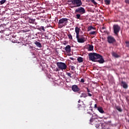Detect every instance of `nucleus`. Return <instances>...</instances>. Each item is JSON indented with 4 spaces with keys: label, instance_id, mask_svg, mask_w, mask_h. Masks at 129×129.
<instances>
[{
    "label": "nucleus",
    "instance_id": "19",
    "mask_svg": "<svg viewBox=\"0 0 129 129\" xmlns=\"http://www.w3.org/2000/svg\"><path fill=\"white\" fill-rule=\"evenodd\" d=\"M42 34L44 35V36L46 38V39H50V38H52V36H49V35H51V33H48V34H47V33H41Z\"/></svg>",
    "mask_w": 129,
    "mask_h": 129
},
{
    "label": "nucleus",
    "instance_id": "32",
    "mask_svg": "<svg viewBox=\"0 0 129 129\" xmlns=\"http://www.w3.org/2000/svg\"><path fill=\"white\" fill-rule=\"evenodd\" d=\"M7 2V0H2L0 1V4L1 5H4V4H5V3H6Z\"/></svg>",
    "mask_w": 129,
    "mask_h": 129
},
{
    "label": "nucleus",
    "instance_id": "27",
    "mask_svg": "<svg viewBox=\"0 0 129 129\" xmlns=\"http://www.w3.org/2000/svg\"><path fill=\"white\" fill-rule=\"evenodd\" d=\"M28 22L30 24H34V23H35V19L30 18Z\"/></svg>",
    "mask_w": 129,
    "mask_h": 129
},
{
    "label": "nucleus",
    "instance_id": "31",
    "mask_svg": "<svg viewBox=\"0 0 129 129\" xmlns=\"http://www.w3.org/2000/svg\"><path fill=\"white\" fill-rule=\"evenodd\" d=\"M80 31V28H79L78 27H76L75 28V32H76V33H79Z\"/></svg>",
    "mask_w": 129,
    "mask_h": 129
},
{
    "label": "nucleus",
    "instance_id": "52",
    "mask_svg": "<svg viewBox=\"0 0 129 129\" xmlns=\"http://www.w3.org/2000/svg\"><path fill=\"white\" fill-rule=\"evenodd\" d=\"M97 1H99V2H100L101 0H97Z\"/></svg>",
    "mask_w": 129,
    "mask_h": 129
},
{
    "label": "nucleus",
    "instance_id": "12",
    "mask_svg": "<svg viewBox=\"0 0 129 129\" xmlns=\"http://www.w3.org/2000/svg\"><path fill=\"white\" fill-rule=\"evenodd\" d=\"M72 89L74 92H76L77 91H79L80 88L78 87V86L76 85H74L72 87Z\"/></svg>",
    "mask_w": 129,
    "mask_h": 129
},
{
    "label": "nucleus",
    "instance_id": "25",
    "mask_svg": "<svg viewBox=\"0 0 129 129\" xmlns=\"http://www.w3.org/2000/svg\"><path fill=\"white\" fill-rule=\"evenodd\" d=\"M76 19H78V20H81V14H78L76 15Z\"/></svg>",
    "mask_w": 129,
    "mask_h": 129
},
{
    "label": "nucleus",
    "instance_id": "21",
    "mask_svg": "<svg viewBox=\"0 0 129 129\" xmlns=\"http://www.w3.org/2000/svg\"><path fill=\"white\" fill-rule=\"evenodd\" d=\"M112 56H113V57H115V58H119L120 57L119 55L114 52L112 53Z\"/></svg>",
    "mask_w": 129,
    "mask_h": 129
},
{
    "label": "nucleus",
    "instance_id": "49",
    "mask_svg": "<svg viewBox=\"0 0 129 129\" xmlns=\"http://www.w3.org/2000/svg\"><path fill=\"white\" fill-rule=\"evenodd\" d=\"M91 33H96V32L95 31H92V32H91Z\"/></svg>",
    "mask_w": 129,
    "mask_h": 129
},
{
    "label": "nucleus",
    "instance_id": "28",
    "mask_svg": "<svg viewBox=\"0 0 129 129\" xmlns=\"http://www.w3.org/2000/svg\"><path fill=\"white\" fill-rule=\"evenodd\" d=\"M91 30H95V28L91 26H89L88 28V32H89V31H91Z\"/></svg>",
    "mask_w": 129,
    "mask_h": 129
},
{
    "label": "nucleus",
    "instance_id": "20",
    "mask_svg": "<svg viewBox=\"0 0 129 129\" xmlns=\"http://www.w3.org/2000/svg\"><path fill=\"white\" fill-rule=\"evenodd\" d=\"M97 110L100 112V113H104V111L102 108V107H97Z\"/></svg>",
    "mask_w": 129,
    "mask_h": 129
},
{
    "label": "nucleus",
    "instance_id": "29",
    "mask_svg": "<svg viewBox=\"0 0 129 129\" xmlns=\"http://www.w3.org/2000/svg\"><path fill=\"white\" fill-rule=\"evenodd\" d=\"M104 2L107 6L110 5V0H104Z\"/></svg>",
    "mask_w": 129,
    "mask_h": 129
},
{
    "label": "nucleus",
    "instance_id": "14",
    "mask_svg": "<svg viewBox=\"0 0 129 129\" xmlns=\"http://www.w3.org/2000/svg\"><path fill=\"white\" fill-rule=\"evenodd\" d=\"M121 85L123 87V88H124L125 89H126V88L128 87L127 84H126L125 82L121 81Z\"/></svg>",
    "mask_w": 129,
    "mask_h": 129
},
{
    "label": "nucleus",
    "instance_id": "38",
    "mask_svg": "<svg viewBox=\"0 0 129 129\" xmlns=\"http://www.w3.org/2000/svg\"><path fill=\"white\" fill-rule=\"evenodd\" d=\"M76 92H78V94H81V92H82V91L80 90V89L79 91Z\"/></svg>",
    "mask_w": 129,
    "mask_h": 129
},
{
    "label": "nucleus",
    "instance_id": "40",
    "mask_svg": "<svg viewBox=\"0 0 129 129\" xmlns=\"http://www.w3.org/2000/svg\"><path fill=\"white\" fill-rule=\"evenodd\" d=\"M125 43L126 44L127 47H129V41H126Z\"/></svg>",
    "mask_w": 129,
    "mask_h": 129
},
{
    "label": "nucleus",
    "instance_id": "34",
    "mask_svg": "<svg viewBox=\"0 0 129 129\" xmlns=\"http://www.w3.org/2000/svg\"><path fill=\"white\" fill-rule=\"evenodd\" d=\"M67 75H68V76H69L70 78H72V76H71V73H67Z\"/></svg>",
    "mask_w": 129,
    "mask_h": 129
},
{
    "label": "nucleus",
    "instance_id": "48",
    "mask_svg": "<svg viewBox=\"0 0 129 129\" xmlns=\"http://www.w3.org/2000/svg\"><path fill=\"white\" fill-rule=\"evenodd\" d=\"M49 37H52V34L51 33L50 35H49Z\"/></svg>",
    "mask_w": 129,
    "mask_h": 129
},
{
    "label": "nucleus",
    "instance_id": "17",
    "mask_svg": "<svg viewBox=\"0 0 129 129\" xmlns=\"http://www.w3.org/2000/svg\"><path fill=\"white\" fill-rule=\"evenodd\" d=\"M34 44H35L37 47H38L39 48H42V44H41V43L39 42L35 41L34 42Z\"/></svg>",
    "mask_w": 129,
    "mask_h": 129
},
{
    "label": "nucleus",
    "instance_id": "54",
    "mask_svg": "<svg viewBox=\"0 0 129 129\" xmlns=\"http://www.w3.org/2000/svg\"><path fill=\"white\" fill-rule=\"evenodd\" d=\"M128 121L129 122V119L128 120Z\"/></svg>",
    "mask_w": 129,
    "mask_h": 129
},
{
    "label": "nucleus",
    "instance_id": "26",
    "mask_svg": "<svg viewBox=\"0 0 129 129\" xmlns=\"http://www.w3.org/2000/svg\"><path fill=\"white\" fill-rule=\"evenodd\" d=\"M116 109H117V110L119 111V112H121L122 111V109H121V108H120L119 106H116Z\"/></svg>",
    "mask_w": 129,
    "mask_h": 129
},
{
    "label": "nucleus",
    "instance_id": "43",
    "mask_svg": "<svg viewBox=\"0 0 129 129\" xmlns=\"http://www.w3.org/2000/svg\"><path fill=\"white\" fill-rule=\"evenodd\" d=\"M88 96H90V97L92 96V94H91L89 93H88Z\"/></svg>",
    "mask_w": 129,
    "mask_h": 129
},
{
    "label": "nucleus",
    "instance_id": "45",
    "mask_svg": "<svg viewBox=\"0 0 129 129\" xmlns=\"http://www.w3.org/2000/svg\"><path fill=\"white\" fill-rule=\"evenodd\" d=\"M91 35H95L96 33H91Z\"/></svg>",
    "mask_w": 129,
    "mask_h": 129
},
{
    "label": "nucleus",
    "instance_id": "7",
    "mask_svg": "<svg viewBox=\"0 0 129 129\" xmlns=\"http://www.w3.org/2000/svg\"><path fill=\"white\" fill-rule=\"evenodd\" d=\"M33 30H36V28H34L33 27L26 26L23 28L22 32H23V33H26V32H30L33 31Z\"/></svg>",
    "mask_w": 129,
    "mask_h": 129
},
{
    "label": "nucleus",
    "instance_id": "50",
    "mask_svg": "<svg viewBox=\"0 0 129 129\" xmlns=\"http://www.w3.org/2000/svg\"><path fill=\"white\" fill-rule=\"evenodd\" d=\"M115 35H118V33H115Z\"/></svg>",
    "mask_w": 129,
    "mask_h": 129
},
{
    "label": "nucleus",
    "instance_id": "22",
    "mask_svg": "<svg viewBox=\"0 0 129 129\" xmlns=\"http://www.w3.org/2000/svg\"><path fill=\"white\" fill-rule=\"evenodd\" d=\"M80 97L81 98H85V97H87V94H86V93H81V95L80 96Z\"/></svg>",
    "mask_w": 129,
    "mask_h": 129
},
{
    "label": "nucleus",
    "instance_id": "44",
    "mask_svg": "<svg viewBox=\"0 0 129 129\" xmlns=\"http://www.w3.org/2000/svg\"><path fill=\"white\" fill-rule=\"evenodd\" d=\"M94 108H97V104H95L94 105Z\"/></svg>",
    "mask_w": 129,
    "mask_h": 129
},
{
    "label": "nucleus",
    "instance_id": "13",
    "mask_svg": "<svg viewBox=\"0 0 129 129\" xmlns=\"http://www.w3.org/2000/svg\"><path fill=\"white\" fill-rule=\"evenodd\" d=\"M65 51L69 53L71 52V46L70 45H67L65 47Z\"/></svg>",
    "mask_w": 129,
    "mask_h": 129
},
{
    "label": "nucleus",
    "instance_id": "3",
    "mask_svg": "<svg viewBox=\"0 0 129 129\" xmlns=\"http://www.w3.org/2000/svg\"><path fill=\"white\" fill-rule=\"evenodd\" d=\"M76 38L78 43H84L86 41V38L84 36L79 34V33H77Z\"/></svg>",
    "mask_w": 129,
    "mask_h": 129
},
{
    "label": "nucleus",
    "instance_id": "42",
    "mask_svg": "<svg viewBox=\"0 0 129 129\" xmlns=\"http://www.w3.org/2000/svg\"><path fill=\"white\" fill-rule=\"evenodd\" d=\"M86 89H87V92H88V93L90 92V90H89V89H88V88H86Z\"/></svg>",
    "mask_w": 129,
    "mask_h": 129
},
{
    "label": "nucleus",
    "instance_id": "15",
    "mask_svg": "<svg viewBox=\"0 0 129 129\" xmlns=\"http://www.w3.org/2000/svg\"><path fill=\"white\" fill-rule=\"evenodd\" d=\"M37 29L39 31H40V32H46V30H47V28L44 27V26H41Z\"/></svg>",
    "mask_w": 129,
    "mask_h": 129
},
{
    "label": "nucleus",
    "instance_id": "36",
    "mask_svg": "<svg viewBox=\"0 0 129 129\" xmlns=\"http://www.w3.org/2000/svg\"><path fill=\"white\" fill-rule=\"evenodd\" d=\"M67 44H68V41H64L63 42V45H64L65 46H66V45H67Z\"/></svg>",
    "mask_w": 129,
    "mask_h": 129
},
{
    "label": "nucleus",
    "instance_id": "10",
    "mask_svg": "<svg viewBox=\"0 0 129 129\" xmlns=\"http://www.w3.org/2000/svg\"><path fill=\"white\" fill-rule=\"evenodd\" d=\"M93 110V109H92V108H91L89 110H88V112H87V113H88V114H90V115L91 117L90 119V122H93V118H92V117H93V114H92Z\"/></svg>",
    "mask_w": 129,
    "mask_h": 129
},
{
    "label": "nucleus",
    "instance_id": "8",
    "mask_svg": "<svg viewBox=\"0 0 129 129\" xmlns=\"http://www.w3.org/2000/svg\"><path fill=\"white\" fill-rule=\"evenodd\" d=\"M107 42L109 43V44H113V43H115L116 40L114 37L110 36H108L107 37Z\"/></svg>",
    "mask_w": 129,
    "mask_h": 129
},
{
    "label": "nucleus",
    "instance_id": "37",
    "mask_svg": "<svg viewBox=\"0 0 129 129\" xmlns=\"http://www.w3.org/2000/svg\"><path fill=\"white\" fill-rule=\"evenodd\" d=\"M71 70H72L73 71H74L75 70V67H74V66H72V67H71Z\"/></svg>",
    "mask_w": 129,
    "mask_h": 129
},
{
    "label": "nucleus",
    "instance_id": "2",
    "mask_svg": "<svg viewBox=\"0 0 129 129\" xmlns=\"http://www.w3.org/2000/svg\"><path fill=\"white\" fill-rule=\"evenodd\" d=\"M68 23V19L67 18L60 19L58 22L59 28H63V27H65V26L67 25Z\"/></svg>",
    "mask_w": 129,
    "mask_h": 129
},
{
    "label": "nucleus",
    "instance_id": "1",
    "mask_svg": "<svg viewBox=\"0 0 129 129\" xmlns=\"http://www.w3.org/2000/svg\"><path fill=\"white\" fill-rule=\"evenodd\" d=\"M68 3H70V5L74 6L71 8H79V7L82 6L81 0H68Z\"/></svg>",
    "mask_w": 129,
    "mask_h": 129
},
{
    "label": "nucleus",
    "instance_id": "30",
    "mask_svg": "<svg viewBox=\"0 0 129 129\" xmlns=\"http://www.w3.org/2000/svg\"><path fill=\"white\" fill-rule=\"evenodd\" d=\"M93 45H89V51H93Z\"/></svg>",
    "mask_w": 129,
    "mask_h": 129
},
{
    "label": "nucleus",
    "instance_id": "39",
    "mask_svg": "<svg viewBox=\"0 0 129 129\" xmlns=\"http://www.w3.org/2000/svg\"><path fill=\"white\" fill-rule=\"evenodd\" d=\"M125 3L126 4H128V5H129V0H125Z\"/></svg>",
    "mask_w": 129,
    "mask_h": 129
},
{
    "label": "nucleus",
    "instance_id": "46",
    "mask_svg": "<svg viewBox=\"0 0 129 129\" xmlns=\"http://www.w3.org/2000/svg\"><path fill=\"white\" fill-rule=\"evenodd\" d=\"M70 59H71V60H74V58L73 57H70Z\"/></svg>",
    "mask_w": 129,
    "mask_h": 129
},
{
    "label": "nucleus",
    "instance_id": "6",
    "mask_svg": "<svg viewBox=\"0 0 129 129\" xmlns=\"http://www.w3.org/2000/svg\"><path fill=\"white\" fill-rule=\"evenodd\" d=\"M89 56V58L90 61H92V62H96V57H95V52L90 53Z\"/></svg>",
    "mask_w": 129,
    "mask_h": 129
},
{
    "label": "nucleus",
    "instance_id": "47",
    "mask_svg": "<svg viewBox=\"0 0 129 129\" xmlns=\"http://www.w3.org/2000/svg\"><path fill=\"white\" fill-rule=\"evenodd\" d=\"M12 34H13V33H10V34H8V36H12Z\"/></svg>",
    "mask_w": 129,
    "mask_h": 129
},
{
    "label": "nucleus",
    "instance_id": "9",
    "mask_svg": "<svg viewBox=\"0 0 129 129\" xmlns=\"http://www.w3.org/2000/svg\"><path fill=\"white\" fill-rule=\"evenodd\" d=\"M113 30L114 31V33H118L120 30V27L117 24H115L113 26Z\"/></svg>",
    "mask_w": 129,
    "mask_h": 129
},
{
    "label": "nucleus",
    "instance_id": "24",
    "mask_svg": "<svg viewBox=\"0 0 129 129\" xmlns=\"http://www.w3.org/2000/svg\"><path fill=\"white\" fill-rule=\"evenodd\" d=\"M77 60L79 63H82V62H83V58H82V57H78Z\"/></svg>",
    "mask_w": 129,
    "mask_h": 129
},
{
    "label": "nucleus",
    "instance_id": "41",
    "mask_svg": "<svg viewBox=\"0 0 129 129\" xmlns=\"http://www.w3.org/2000/svg\"><path fill=\"white\" fill-rule=\"evenodd\" d=\"M84 79H81V82H82V83H84Z\"/></svg>",
    "mask_w": 129,
    "mask_h": 129
},
{
    "label": "nucleus",
    "instance_id": "35",
    "mask_svg": "<svg viewBox=\"0 0 129 129\" xmlns=\"http://www.w3.org/2000/svg\"><path fill=\"white\" fill-rule=\"evenodd\" d=\"M68 36L70 40H72V35H71V34H68Z\"/></svg>",
    "mask_w": 129,
    "mask_h": 129
},
{
    "label": "nucleus",
    "instance_id": "51",
    "mask_svg": "<svg viewBox=\"0 0 129 129\" xmlns=\"http://www.w3.org/2000/svg\"><path fill=\"white\" fill-rule=\"evenodd\" d=\"M6 30L8 31L9 30V28H6Z\"/></svg>",
    "mask_w": 129,
    "mask_h": 129
},
{
    "label": "nucleus",
    "instance_id": "33",
    "mask_svg": "<svg viewBox=\"0 0 129 129\" xmlns=\"http://www.w3.org/2000/svg\"><path fill=\"white\" fill-rule=\"evenodd\" d=\"M90 2H91V3H92V4H94V5H97V3L95 2V0H90Z\"/></svg>",
    "mask_w": 129,
    "mask_h": 129
},
{
    "label": "nucleus",
    "instance_id": "11",
    "mask_svg": "<svg viewBox=\"0 0 129 129\" xmlns=\"http://www.w3.org/2000/svg\"><path fill=\"white\" fill-rule=\"evenodd\" d=\"M78 110H80L81 111H83V110H85V105H81L79 104L78 105Z\"/></svg>",
    "mask_w": 129,
    "mask_h": 129
},
{
    "label": "nucleus",
    "instance_id": "4",
    "mask_svg": "<svg viewBox=\"0 0 129 129\" xmlns=\"http://www.w3.org/2000/svg\"><path fill=\"white\" fill-rule=\"evenodd\" d=\"M56 65L60 70H66L67 69V65L64 62H58L56 63Z\"/></svg>",
    "mask_w": 129,
    "mask_h": 129
},
{
    "label": "nucleus",
    "instance_id": "5",
    "mask_svg": "<svg viewBox=\"0 0 129 129\" xmlns=\"http://www.w3.org/2000/svg\"><path fill=\"white\" fill-rule=\"evenodd\" d=\"M75 13L80 14L81 15H83L85 14V9L83 7H79L76 9Z\"/></svg>",
    "mask_w": 129,
    "mask_h": 129
},
{
    "label": "nucleus",
    "instance_id": "53",
    "mask_svg": "<svg viewBox=\"0 0 129 129\" xmlns=\"http://www.w3.org/2000/svg\"><path fill=\"white\" fill-rule=\"evenodd\" d=\"M107 129H110V128H108Z\"/></svg>",
    "mask_w": 129,
    "mask_h": 129
},
{
    "label": "nucleus",
    "instance_id": "16",
    "mask_svg": "<svg viewBox=\"0 0 129 129\" xmlns=\"http://www.w3.org/2000/svg\"><path fill=\"white\" fill-rule=\"evenodd\" d=\"M100 59H98L97 61V62H99L100 63V64H103V63H104L105 61H104V59L103 58V57L102 56L100 58H99Z\"/></svg>",
    "mask_w": 129,
    "mask_h": 129
},
{
    "label": "nucleus",
    "instance_id": "18",
    "mask_svg": "<svg viewBox=\"0 0 129 129\" xmlns=\"http://www.w3.org/2000/svg\"><path fill=\"white\" fill-rule=\"evenodd\" d=\"M94 54H95V58H96V59H100L102 57L101 55L98 53H96L95 52Z\"/></svg>",
    "mask_w": 129,
    "mask_h": 129
},
{
    "label": "nucleus",
    "instance_id": "23",
    "mask_svg": "<svg viewBox=\"0 0 129 129\" xmlns=\"http://www.w3.org/2000/svg\"><path fill=\"white\" fill-rule=\"evenodd\" d=\"M101 33H107L106 32V29L105 28V27H102V28L100 29Z\"/></svg>",
    "mask_w": 129,
    "mask_h": 129
}]
</instances>
